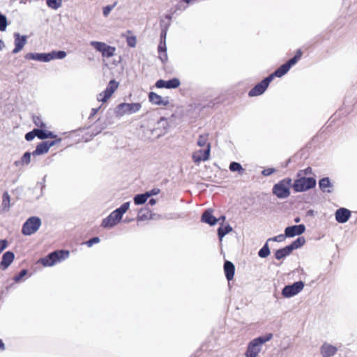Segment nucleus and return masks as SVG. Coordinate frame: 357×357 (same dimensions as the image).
<instances>
[{
    "label": "nucleus",
    "mask_w": 357,
    "mask_h": 357,
    "mask_svg": "<svg viewBox=\"0 0 357 357\" xmlns=\"http://www.w3.org/2000/svg\"><path fill=\"white\" fill-rule=\"evenodd\" d=\"M15 47L12 51L13 54L20 52L27 43V36L21 35L18 32L13 34Z\"/></svg>",
    "instance_id": "nucleus-16"
},
{
    "label": "nucleus",
    "mask_w": 357,
    "mask_h": 357,
    "mask_svg": "<svg viewBox=\"0 0 357 357\" xmlns=\"http://www.w3.org/2000/svg\"><path fill=\"white\" fill-rule=\"evenodd\" d=\"M100 108H101V106H100V107H98L97 108H93L91 109V114H90L89 116V119H92L98 112V111L100 109Z\"/></svg>",
    "instance_id": "nucleus-57"
},
{
    "label": "nucleus",
    "mask_w": 357,
    "mask_h": 357,
    "mask_svg": "<svg viewBox=\"0 0 357 357\" xmlns=\"http://www.w3.org/2000/svg\"><path fill=\"white\" fill-rule=\"evenodd\" d=\"M49 150L50 149L47 146V142L43 141L37 144L35 150L32 152V155L33 157L43 155L47 153Z\"/></svg>",
    "instance_id": "nucleus-27"
},
{
    "label": "nucleus",
    "mask_w": 357,
    "mask_h": 357,
    "mask_svg": "<svg viewBox=\"0 0 357 357\" xmlns=\"http://www.w3.org/2000/svg\"><path fill=\"white\" fill-rule=\"evenodd\" d=\"M158 52L159 54H161V53L167 52L166 43L160 42L158 46Z\"/></svg>",
    "instance_id": "nucleus-53"
},
{
    "label": "nucleus",
    "mask_w": 357,
    "mask_h": 357,
    "mask_svg": "<svg viewBox=\"0 0 357 357\" xmlns=\"http://www.w3.org/2000/svg\"><path fill=\"white\" fill-rule=\"evenodd\" d=\"M351 216V211L344 207L337 209L335 213V220L340 224L346 223Z\"/></svg>",
    "instance_id": "nucleus-18"
},
{
    "label": "nucleus",
    "mask_w": 357,
    "mask_h": 357,
    "mask_svg": "<svg viewBox=\"0 0 357 357\" xmlns=\"http://www.w3.org/2000/svg\"><path fill=\"white\" fill-rule=\"evenodd\" d=\"M211 144H208L204 149H200L192 153V160L195 163L199 164L202 161H206L211 155Z\"/></svg>",
    "instance_id": "nucleus-14"
},
{
    "label": "nucleus",
    "mask_w": 357,
    "mask_h": 357,
    "mask_svg": "<svg viewBox=\"0 0 357 357\" xmlns=\"http://www.w3.org/2000/svg\"><path fill=\"white\" fill-rule=\"evenodd\" d=\"M153 214L148 207L142 208L138 213L137 220L144 221L153 219Z\"/></svg>",
    "instance_id": "nucleus-26"
},
{
    "label": "nucleus",
    "mask_w": 357,
    "mask_h": 357,
    "mask_svg": "<svg viewBox=\"0 0 357 357\" xmlns=\"http://www.w3.org/2000/svg\"><path fill=\"white\" fill-rule=\"evenodd\" d=\"M111 94L106 89L97 96V100L102 102V103L106 102L111 97Z\"/></svg>",
    "instance_id": "nucleus-38"
},
{
    "label": "nucleus",
    "mask_w": 357,
    "mask_h": 357,
    "mask_svg": "<svg viewBox=\"0 0 357 357\" xmlns=\"http://www.w3.org/2000/svg\"><path fill=\"white\" fill-rule=\"evenodd\" d=\"M66 55L67 53L64 50H52L47 52L48 62L54 59H63Z\"/></svg>",
    "instance_id": "nucleus-31"
},
{
    "label": "nucleus",
    "mask_w": 357,
    "mask_h": 357,
    "mask_svg": "<svg viewBox=\"0 0 357 357\" xmlns=\"http://www.w3.org/2000/svg\"><path fill=\"white\" fill-rule=\"evenodd\" d=\"M306 241L304 236H298L296 239L293 241L290 244L287 245L291 252H292L294 250L298 249L303 246Z\"/></svg>",
    "instance_id": "nucleus-33"
},
{
    "label": "nucleus",
    "mask_w": 357,
    "mask_h": 357,
    "mask_svg": "<svg viewBox=\"0 0 357 357\" xmlns=\"http://www.w3.org/2000/svg\"><path fill=\"white\" fill-rule=\"evenodd\" d=\"M226 220V216L222 215H221L219 218H218V222L221 220L222 222V223H224V222Z\"/></svg>",
    "instance_id": "nucleus-63"
},
{
    "label": "nucleus",
    "mask_w": 357,
    "mask_h": 357,
    "mask_svg": "<svg viewBox=\"0 0 357 357\" xmlns=\"http://www.w3.org/2000/svg\"><path fill=\"white\" fill-rule=\"evenodd\" d=\"M38 132V138L40 139H47L57 137V135L52 131L46 130L45 128L35 129Z\"/></svg>",
    "instance_id": "nucleus-30"
},
{
    "label": "nucleus",
    "mask_w": 357,
    "mask_h": 357,
    "mask_svg": "<svg viewBox=\"0 0 357 357\" xmlns=\"http://www.w3.org/2000/svg\"><path fill=\"white\" fill-rule=\"evenodd\" d=\"M276 172V169L273 167H268L263 169L261 172V175L264 176H268L271 174H274Z\"/></svg>",
    "instance_id": "nucleus-52"
},
{
    "label": "nucleus",
    "mask_w": 357,
    "mask_h": 357,
    "mask_svg": "<svg viewBox=\"0 0 357 357\" xmlns=\"http://www.w3.org/2000/svg\"><path fill=\"white\" fill-rule=\"evenodd\" d=\"M314 210L310 209V210L307 211L306 215L307 216H312V215H314Z\"/></svg>",
    "instance_id": "nucleus-61"
},
{
    "label": "nucleus",
    "mask_w": 357,
    "mask_h": 357,
    "mask_svg": "<svg viewBox=\"0 0 357 357\" xmlns=\"http://www.w3.org/2000/svg\"><path fill=\"white\" fill-rule=\"evenodd\" d=\"M233 231L232 227L229 224L220 223V226L217 229L218 236L221 241L222 238L229 233Z\"/></svg>",
    "instance_id": "nucleus-25"
},
{
    "label": "nucleus",
    "mask_w": 357,
    "mask_h": 357,
    "mask_svg": "<svg viewBox=\"0 0 357 357\" xmlns=\"http://www.w3.org/2000/svg\"><path fill=\"white\" fill-rule=\"evenodd\" d=\"M273 80L268 75L264 77L261 82L257 83L248 91V96L255 97L262 95L267 90L270 83Z\"/></svg>",
    "instance_id": "nucleus-10"
},
{
    "label": "nucleus",
    "mask_w": 357,
    "mask_h": 357,
    "mask_svg": "<svg viewBox=\"0 0 357 357\" xmlns=\"http://www.w3.org/2000/svg\"><path fill=\"white\" fill-rule=\"evenodd\" d=\"M100 241V238L98 236H94L88 241L83 243V244L86 245L89 248L92 247L94 244L98 243Z\"/></svg>",
    "instance_id": "nucleus-47"
},
{
    "label": "nucleus",
    "mask_w": 357,
    "mask_h": 357,
    "mask_svg": "<svg viewBox=\"0 0 357 357\" xmlns=\"http://www.w3.org/2000/svg\"><path fill=\"white\" fill-rule=\"evenodd\" d=\"M337 351V348L329 343L324 342L320 347V353L322 357H332Z\"/></svg>",
    "instance_id": "nucleus-21"
},
{
    "label": "nucleus",
    "mask_w": 357,
    "mask_h": 357,
    "mask_svg": "<svg viewBox=\"0 0 357 357\" xmlns=\"http://www.w3.org/2000/svg\"><path fill=\"white\" fill-rule=\"evenodd\" d=\"M273 337V333H268L254 338L248 343L246 351L245 352V356L257 357L261 351L262 345L271 340Z\"/></svg>",
    "instance_id": "nucleus-2"
},
{
    "label": "nucleus",
    "mask_w": 357,
    "mask_h": 357,
    "mask_svg": "<svg viewBox=\"0 0 357 357\" xmlns=\"http://www.w3.org/2000/svg\"><path fill=\"white\" fill-rule=\"evenodd\" d=\"M147 200L148 198L144 192L137 194L133 197L134 204L137 206L144 204Z\"/></svg>",
    "instance_id": "nucleus-36"
},
{
    "label": "nucleus",
    "mask_w": 357,
    "mask_h": 357,
    "mask_svg": "<svg viewBox=\"0 0 357 357\" xmlns=\"http://www.w3.org/2000/svg\"><path fill=\"white\" fill-rule=\"evenodd\" d=\"M185 9V6H183V5L182 3H178L175 6L174 12H176L177 10L183 11Z\"/></svg>",
    "instance_id": "nucleus-58"
},
{
    "label": "nucleus",
    "mask_w": 357,
    "mask_h": 357,
    "mask_svg": "<svg viewBox=\"0 0 357 357\" xmlns=\"http://www.w3.org/2000/svg\"><path fill=\"white\" fill-rule=\"evenodd\" d=\"M169 128V125L167 119L162 116L157 121L155 127L152 130V133L155 134L157 137H160L168 132Z\"/></svg>",
    "instance_id": "nucleus-12"
},
{
    "label": "nucleus",
    "mask_w": 357,
    "mask_h": 357,
    "mask_svg": "<svg viewBox=\"0 0 357 357\" xmlns=\"http://www.w3.org/2000/svg\"><path fill=\"white\" fill-rule=\"evenodd\" d=\"M54 138H55V139H54V140L47 141V146H48L49 149L52 146H53L60 143L61 142V140H62V139L61 137H54Z\"/></svg>",
    "instance_id": "nucleus-54"
},
{
    "label": "nucleus",
    "mask_w": 357,
    "mask_h": 357,
    "mask_svg": "<svg viewBox=\"0 0 357 357\" xmlns=\"http://www.w3.org/2000/svg\"><path fill=\"white\" fill-rule=\"evenodd\" d=\"M8 24L7 17L0 12V31H5Z\"/></svg>",
    "instance_id": "nucleus-42"
},
{
    "label": "nucleus",
    "mask_w": 357,
    "mask_h": 357,
    "mask_svg": "<svg viewBox=\"0 0 357 357\" xmlns=\"http://www.w3.org/2000/svg\"><path fill=\"white\" fill-rule=\"evenodd\" d=\"M91 46H92L96 51L101 53L103 57L109 58L114 55L116 47L107 45L104 42L100 41H91Z\"/></svg>",
    "instance_id": "nucleus-9"
},
{
    "label": "nucleus",
    "mask_w": 357,
    "mask_h": 357,
    "mask_svg": "<svg viewBox=\"0 0 357 357\" xmlns=\"http://www.w3.org/2000/svg\"><path fill=\"white\" fill-rule=\"evenodd\" d=\"M163 22H164V21H162V20L160 22L161 32H160V42L166 43L167 33V30H168V27H169V24H168L163 25L162 24Z\"/></svg>",
    "instance_id": "nucleus-40"
},
{
    "label": "nucleus",
    "mask_w": 357,
    "mask_h": 357,
    "mask_svg": "<svg viewBox=\"0 0 357 357\" xmlns=\"http://www.w3.org/2000/svg\"><path fill=\"white\" fill-rule=\"evenodd\" d=\"M119 86V83L115 79H111L106 86V89L113 95Z\"/></svg>",
    "instance_id": "nucleus-39"
},
{
    "label": "nucleus",
    "mask_w": 357,
    "mask_h": 357,
    "mask_svg": "<svg viewBox=\"0 0 357 357\" xmlns=\"http://www.w3.org/2000/svg\"><path fill=\"white\" fill-rule=\"evenodd\" d=\"M5 349H6L5 344L3 342V340L1 339H0V351H4Z\"/></svg>",
    "instance_id": "nucleus-59"
},
{
    "label": "nucleus",
    "mask_w": 357,
    "mask_h": 357,
    "mask_svg": "<svg viewBox=\"0 0 357 357\" xmlns=\"http://www.w3.org/2000/svg\"><path fill=\"white\" fill-rule=\"evenodd\" d=\"M318 185L320 191L324 194H331L334 192V182L328 176L319 178Z\"/></svg>",
    "instance_id": "nucleus-13"
},
{
    "label": "nucleus",
    "mask_w": 357,
    "mask_h": 357,
    "mask_svg": "<svg viewBox=\"0 0 357 357\" xmlns=\"http://www.w3.org/2000/svg\"><path fill=\"white\" fill-rule=\"evenodd\" d=\"M214 103L211 102H208L206 105H204L203 106V108H206V107H208V108H212L213 106H214Z\"/></svg>",
    "instance_id": "nucleus-62"
},
{
    "label": "nucleus",
    "mask_w": 357,
    "mask_h": 357,
    "mask_svg": "<svg viewBox=\"0 0 357 357\" xmlns=\"http://www.w3.org/2000/svg\"><path fill=\"white\" fill-rule=\"evenodd\" d=\"M10 208V196L8 191H5L2 194L1 213L8 212Z\"/></svg>",
    "instance_id": "nucleus-29"
},
{
    "label": "nucleus",
    "mask_w": 357,
    "mask_h": 357,
    "mask_svg": "<svg viewBox=\"0 0 357 357\" xmlns=\"http://www.w3.org/2000/svg\"><path fill=\"white\" fill-rule=\"evenodd\" d=\"M41 220L37 216H31L26 219L22 227V234L31 236L36 233L41 226Z\"/></svg>",
    "instance_id": "nucleus-7"
},
{
    "label": "nucleus",
    "mask_w": 357,
    "mask_h": 357,
    "mask_svg": "<svg viewBox=\"0 0 357 357\" xmlns=\"http://www.w3.org/2000/svg\"><path fill=\"white\" fill-rule=\"evenodd\" d=\"M142 108L140 102H121L114 108V114L116 117H121L126 114H132L137 113Z\"/></svg>",
    "instance_id": "nucleus-6"
},
{
    "label": "nucleus",
    "mask_w": 357,
    "mask_h": 357,
    "mask_svg": "<svg viewBox=\"0 0 357 357\" xmlns=\"http://www.w3.org/2000/svg\"><path fill=\"white\" fill-rule=\"evenodd\" d=\"M126 42L128 47H135L137 45V38L135 36H128Z\"/></svg>",
    "instance_id": "nucleus-49"
},
{
    "label": "nucleus",
    "mask_w": 357,
    "mask_h": 357,
    "mask_svg": "<svg viewBox=\"0 0 357 357\" xmlns=\"http://www.w3.org/2000/svg\"><path fill=\"white\" fill-rule=\"evenodd\" d=\"M36 137H38V132L35 129H33L31 131H29L25 134L24 138L26 141L31 142Z\"/></svg>",
    "instance_id": "nucleus-48"
},
{
    "label": "nucleus",
    "mask_w": 357,
    "mask_h": 357,
    "mask_svg": "<svg viewBox=\"0 0 357 357\" xmlns=\"http://www.w3.org/2000/svg\"><path fill=\"white\" fill-rule=\"evenodd\" d=\"M117 1H114L113 4L107 5L102 8V14L104 17H107L111 11L116 7L117 5Z\"/></svg>",
    "instance_id": "nucleus-45"
},
{
    "label": "nucleus",
    "mask_w": 357,
    "mask_h": 357,
    "mask_svg": "<svg viewBox=\"0 0 357 357\" xmlns=\"http://www.w3.org/2000/svg\"><path fill=\"white\" fill-rule=\"evenodd\" d=\"M160 192V190L159 188H153L150 190L146 191L144 193L146 195L147 198L149 199V197H151L152 196L158 195Z\"/></svg>",
    "instance_id": "nucleus-51"
},
{
    "label": "nucleus",
    "mask_w": 357,
    "mask_h": 357,
    "mask_svg": "<svg viewBox=\"0 0 357 357\" xmlns=\"http://www.w3.org/2000/svg\"><path fill=\"white\" fill-rule=\"evenodd\" d=\"M130 205V202L122 204L102 220L100 226L105 229H111L117 225L121 221L123 215L129 209Z\"/></svg>",
    "instance_id": "nucleus-1"
},
{
    "label": "nucleus",
    "mask_w": 357,
    "mask_h": 357,
    "mask_svg": "<svg viewBox=\"0 0 357 357\" xmlns=\"http://www.w3.org/2000/svg\"><path fill=\"white\" fill-rule=\"evenodd\" d=\"M70 252L68 250H56L48 253L45 257L38 261L44 267L53 266L58 262H61L69 257Z\"/></svg>",
    "instance_id": "nucleus-3"
},
{
    "label": "nucleus",
    "mask_w": 357,
    "mask_h": 357,
    "mask_svg": "<svg viewBox=\"0 0 357 357\" xmlns=\"http://www.w3.org/2000/svg\"><path fill=\"white\" fill-rule=\"evenodd\" d=\"M208 134L206 135H200L198 137L197 144L200 147L207 146V140H208Z\"/></svg>",
    "instance_id": "nucleus-43"
},
{
    "label": "nucleus",
    "mask_w": 357,
    "mask_h": 357,
    "mask_svg": "<svg viewBox=\"0 0 357 357\" xmlns=\"http://www.w3.org/2000/svg\"><path fill=\"white\" fill-rule=\"evenodd\" d=\"M229 169L231 172H238L240 175H242L245 172V169L242 167L241 163L235 161L230 162Z\"/></svg>",
    "instance_id": "nucleus-35"
},
{
    "label": "nucleus",
    "mask_w": 357,
    "mask_h": 357,
    "mask_svg": "<svg viewBox=\"0 0 357 357\" xmlns=\"http://www.w3.org/2000/svg\"><path fill=\"white\" fill-rule=\"evenodd\" d=\"M224 272L226 279L229 282L232 280L235 274L234 264L231 261L226 260L224 263Z\"/></svg>",
    "instance_id": "nucleus-23"
},
{
    "label": "nucleus",
    "mask_w": 357,
    "mask_h": 357,
    "mask_svg": "<svg viewBox=\"0 0 357 357\" xmlns=\"http://www.w3.org/2000/svg\"><path fill=\"white\" fill-rule=\"evenodd\" d=\"M305 283L302 280L285 285L282 289V295L284 298H291L300 293L304 288Z\"/></svg>",
    "instance_id": "nucleus-8"
},
{
    "label": "nucleus",
    "mask_w": 357,
    "mask_h": 357,
    "mask_svg": "<svg viewBox=\"0 0 357 357\" xmlns=\"http://www.w3.org/2000/svg\"><path fill=\"white\" fill-rule=\"evenodd\" d=\"M132 218H126L124 220H123V222L125 223H129L131 221H132Z\"/></svg>",
    "instance_id": "nucleus-64"
},
{
    "label": "nucleus",
    "mask_w": 357,
    "mask_h": 357,
    "mask_svg": "<svg viewBox=\"0 0 357 357\" xmlns=\"http://www.w3.org/2000/svg\"><path fill=\"white\" fill-rule=\"evenodd\" d=\"M291 188L293 189L292 179L286 177L273 185L272 193L278 199H287L291 195Z\"/></svg>",
    "instance_id": "nucleus-4"
},
{
    "label": "nucleus",
    "mask_w": 357,
    "mask_h": 357,
    "mask_svg": "<svg viewBox=\"0 0 357 357\" xmlns=\"http://www.w3.org/2000/svg\"><path fill=\"white\" fill-rule=\"evenodd\" d=\"M156 199L154 198H150L149 200V204L151 206H154L156 204Z\"/></svg>",
    "instance_id": "nucleus-60"
},
{
    "label": "nucleus",
    "mask_w": 357,
    "mask_h": 357,
    "mask_svg": "<svg viewBox=\"0 0 357 357\" xmlns=\"http://www.w3.org/2000/svg\"><path fill=\"white\" fill-rule=\"evenodd\" d=\"M271 254L268 242L266 241L258 252V256L261 258H266Z\"/></svg>",
    "instance_id": "nucleus-37"
},
{
    "label": "nucleus",
    "mask_w": 357,
    "mask_h": 357,
    "mask_svg": "<svg viewBox=\"0 0 357 357\" xmlns=\"http://www.w3.org/2000/svg\"><path fill=\"white\" fill-rule=\"evenodd\" d=\"M8 246L6 239H0V254Z\"/></svg>",
    "instance_id": "nucleus-55"
},
{
    "label": "nucleus",
    "mask_w": 357,
    "mask_h": 357,
    "mask_svg": "<svg viewBox=\"0 0 357 357\" xmlns=\"http://www.w3.org/2000/svg\"><path fill=\"white\" fill-rule=\"evenodd\" d=\"M306 230L305 225L304 224L294 225L285 227L284 232L287 238H294L296 236H301Z\"/></svg>",
    "instance_id": "nucleus-15"
},
{
    "label": "nucleus",
    "mask_w": 357,
    "mask_h": 357,
    "mask_svg": "<svg viewBox=\"0 0 357 357\" xmlns=\"http://www.w3.org/2000/svg\"><path fill=\"white\" fill-rule=\"evenodd\" d=\"M29 273V271L26 268L22 269L17 274H16L13 280L16 283L21 282L24 278Z\"/></svg>",
    "instance_id": "nucleus-41"
},
{
    "label": "nucleus",
    "mask_w": 357,
    "mask_h": 357,
    "mask_svg": "<svg viewBox=\"0 0 357 357\" xmlns=\"http://www.w3.org/2000/svg\"><path fill=\"white\" fill-rule=\"evenodd\" d=\"M312 174V169L310 167H307L304 169L299 170L296 173V176H305L304 175H308Z\"/></svg>",
    "instance_id": "nucleus-50"
},
{
    "label": "nucleus",
    "mask_w": 357,
    "mask_h": 357,
    "mask_svg": "<svg viewBox=\"0 0 357 357\" xmlns=\"http://www.w3.org/2000/svg\"><path fill=\"white\" fill-rule=\"evenodd\" d=\"M181 81L177 77H173L168 80L160 79L156 81L155 86L158 89H175L179 87Z\"/></svg>",
    "instance_id": "nucleus-11"
},
{
    "label": "nucleus",
    "mask_w": 357,
    "mask_h": 357,
    "mask_svg": "<svg viewBox=\"0 0 357 357\" xmlns=\"http://www.w3.org/2000/svg\"><path fill=\"white\" fill-rule=\"evenodd\" d=\"M149 100L153 105H158V106H167L169 104V97L162 98L161 96L158 93L150 91L148 94Z\"/></svg>",
    "instance_id": "nucleus-17"
},
{
    "label": "nucleus",
    "mask_w": 357,
    "mask_h": 357,
    "mask_svg": "<svg viewBox=\"0 0 357 357\" xmlns=\"http://www.w3.org/2000/svg\"><path fill=\"white\" fill-rule=\"evenodd\" d=\"M24 59L40 62H48L47 52H29L24 55Z\"/></svg>",
    "instance_id": "nucleus-22"
},
{
    "label": "nucleus",
    "mask_w": 357,
    "mask_h": 357,
    "mask_svg": "<svg viewBox=\"0 0 357 357\" xmlns=\"http://www.w3.org/2000/svg\"><path fill=\"white\" fill-rule=\"evenodd\" d=\"M33 121L34 124L38 127V129L46 128V124L43 122L41 117L39 116H33Z\"/></svg>",
    "instance_id": "nucleus-44"
},
{
    "label": "nucleus",
    "mask_w": 357,
    "mask_h": 357,
    "mask_svg": "<svg viewBox=\"0 0 357 357\" xmlns=\"http://www.w3.org/2000/svg\"><path fill=\"white\" fill-rule=\"evenodd\" d=\"M292 252L287 245L278 249L274 252L275 258L278 260H281L285 259L287 257L289 256Z\"/></svg>",
    "instance_id": "nucleus-28"
},
{
    "label": "nucleus",
    "mask_w": 357,
    "mask_h": 357,
    "mask_svg": "<svg viewBox=\"0 0 357 357\" xmlns=\"http://www.w3.org/2000/svg\"><path fill=\"white\" fill-rule=\"evenodd\" d=\"M15 259V254L11 250L5 252L0 261V269L2 271L6 270Z\"/></svg>",
    "instance_id": "nucleus-19"
},
{
    "label": "nucleus",
    "mask_w": 357,
    "mask_h": 357,
    "mask_svg": "<svg viewBox=\"0 0 357 357\" xmlns=\"http://www.w3.org/2000/svg\"><path fill=\"white\" fill-rule=\"evenodd\" d=\"M287 236H286V233L284 231L283 234H279L278 236L269 238L267 241H275V242H282L284 241Z\"/></svg>",
    "instance_id": "nucleus-46"
},
{
    "label": "nucleus",
    "mask_w": 357,
    "mask_h": 357,
    "mask_svg": "<svg viewBox=\"0 0 357 357\" xmlns=\"http://www.w3.org/2000/svg\"><path fill=\"white\" fill-rule=\"evenodd\" d=\"M31 155H33L32 153L26 151L22 155L20 160L15 161L14 165L16 167L28 165L31 162Z\"/></svg>",
    "instance_id": "nucleus-32"
},
{
    "label": "nucleus",
    "mask_w": 357,
    "mask_h": 357,
    "mask_svg": "<svg viewBox=\"0 0 357 357\" xmlns=\"http://www.w3.org/2000/svg\"><path fill=\"white\" fill-rule=\"evenodd\" d=\"M303 51L301 50V49H298L294 54V56L291 58L290 59H289L287 61H286L285 63L288 65V66L291 68L292 66H294V65H296L298 61L301 59L302 56H303Z\"/></svg>",
    "instance_id": "nucleus-34"
},
{
    "label": "nucleus",
    "mask_w": 357,
    "mask_h": 357,
    "mask_svg": "<svg viewBox=\"0 0 357 357\" xmlns=\"http://www.w3.org/2000/svg\"><path fill=\"white\" fill-rule=\"evenodd\" d=\"M158 58L162 63H165L168 59L167 53H161V54H159Z\"/></svg>",
    "instance_id": "nucleus-56"
},
{
    "label": "nucleus",
    "mask_w": 357,
    "mask_h": 357,
    "mask_svg": "<svg viewBox=\"0 0 357 357\" xmlns=\"http://www.w3.org/2000/svg\"><path fill=\"white\" fill-rule=\"evenodd\" d=\"M201 222L208 224L210 226H214L218 223V218L213 215V209H206L201 215Z\"/></svg>",
    "instance_id": "nucleus-20"
},
{
    "label": "nucleus",
    "mask_w": 357,
    "mask_h": 357,
    "mask_svg": "<svg viewBox=\"0 0 357 357\" xmlns=\"http://www.w3.org/2000/svg\"><path fill=\"white\" fill-rule=\"evenodd\" d=\"M291 68L288 66V65L284 63L282 64L280 67H278L273 73L270 74L268 76L271 77L272 80L275 77H282L285 75Z\"/></svg>",
    "instance_id": "nucleus-24"
},
{
    "label": "nucleus",
    "mask_w": 357,
    "mask_h": 357,
    "mask_svg": "<svg viewBox=\"0 0 357 357\" xmlns=\"http://www.w3.org/2000/svg\"><path fill=\"white\" fill-rule=\"evenodd\" d=\"M292 185L294 192H303L314 188L317 180L311 176H297Z\"/></svg>",
    "instance_id": "nucleus-5"
}]
</instances>
